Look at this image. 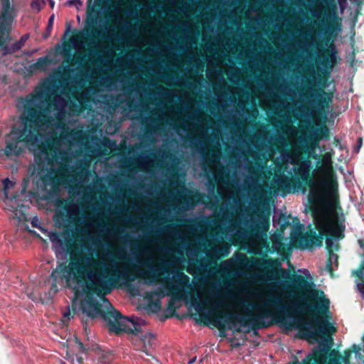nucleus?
I'll return each mask as SVG.
<instances>
[{"label":"nucleus","instance_id":"obj_1","mask_svg":"<svg viewBox=\"0 0 364 364\" xmlns=\"http://www.w3.org/2000/svg\"><path fill=\"white\" fill-rule=\"evenodd\" d=\"M255 264L264 269L267 281L286 289L289 296H295L293 304H283L278 296L269 298L263 306L248 303L247 306L253 309H260V314L240 316L225 313V322L232 324L240 322L242 326H251L252 330H257L269 326L261 318L272 317L276 323L288 331L298 329L299 337L308 341L331 338L336 329L329 322L330 301L322 290L316 289L314 284L304 276L284 269L278 259L265 255Z\"/></svg>","mask_w":364,"mask_h":364},{"label":"nucleus","instance_id":"obj_2","mask_svg":"<svg viewBox=\"0 0 364 364\" xmlns=\"http://www.w3.org/2000/svg\"><path fill=\"white\" fill-rule=\"evenodd\" d=\"M56 87L55 82L47 81L36 92V98L39 100L46 98L48 106L44 107L40 103L25 105L21 124L13 128L6 139V145L2 151L6 157L19 156L26 148L32 146L34 148V161L39 170H43L46 165L53 166L57 161L56 146L60 144L58 136L55 134L39 143V139L42 136L40 130L43 127L48 126L53 119L50 115V107L59 109V105L63 107L65 104L60 95L55 94L50 97Z\"/></svg>","mask_w":364,"mask_h":364},{"label":"nucleus","instance_id":"obj_3","mask_svg":"<svg viewBox=\"0 0 364 364\" xmlns=\"http://www.w3.org/2000/svg\"><path fill=\"white\" fill-rule=\"evenodd\" d=\"M112 287L106 282L98 281L90 282L83 288L85 297L80 301V310L87 317L95 319L99 317L103 318L108 325L109 330L116 334L125 332L128 334L138 335L141 332V325L134 319L123 316L121 313L111 306L110 309L105 311L102 304L94 298L96 294L107 301L105 295L112 291Z\"/></svg>","mask_w":364,"mask_h":364},{"label":"nucleus","instance_id":"obj_4","mask_svg":"<svg viewBox=\"0 0 364 364\" xmlns=\"http://www.w3.org/2000/svg\"><path fill=\"white\" fill-rule=\"evenodd\" d=\"M294 164V175L290 178L282 176L275 181L277 188L287 193L301 191L306 193L309 188V202L316 203L321 199V188L324 187L326 181L315 180L313 173V164L309 158H300L292 162Z\"/></svg>","mask_w":364,"mask_h":364},{"label":"nucleus","instance_id":"obj_5","mask_svg":"<svg viewBox=\"0 0 364 364\" xmlns=\"http://www.w3.org/2000/svg\"><path fill=\"white\" fill-rule=\"evenodd\" d=\"M68 237L65 242L66 251L70 253V257L69 264L60 262L56 269H53L50 274V277L54 282L52 284L51 289L58 291L57 279L59 277L61 280H65L69 286L70 282L73 281L75 283H81L86 277H89L92 272L91 267L98 264V262L88 255H82L77 245L69 237V232H67Z\"/></svg>","mask_w":364,"mask_h":364},{"label":"nucleus","instance_id":"obj_6","mask_svg":"<svg viewBox=\"0 0 364 364\" xmlns=\"http://www.w3.org/2000/svg\"><path fill=\"white\" fill-rule=\"evenodd\" d=\"M312 216L315 229L312 228V225H308V230L305 233H299L296 236L292 237L294 245L300 250H309L314 247H321L323 245V240L327 234L331 230V220L325 214L320 212L317 208H312Z\"/></svg>","mask_w":364,"mask_h":364},{"label":"nucleus","instance_id":"obj_7","mask_svg":"<svg viewBox=\"0 0 364 364\" xmlns=\"http://www.w3.org/2000/svg\"><path fill=\"white\" fill-rule=\"evenodd\" d=\"M1 3L2 8L0 12V48H3L5 54H12L21 49L29 36L23 35L12 46L7 45V43L11 39L12 24L16 14L10 0H1Z\"/></svg>","mask_w":364,"mask_h":364},{"label":"nucleus","instance_id":"obj_8","mask_svg":"<svg viewBox=\"0 0 364 364\" xmlns=\"http://www.w3.org/2000/svg\"><path fill=\"white\" fill-rule=\"evenodd\" d=\"M333 151L325 153L320 156L316 164V170L323 174L329 175V180L326 179V184L324 186H329V196L338 198L337 182L333 178V171L332 166Z\"/></svg>","mask_w":364,"mask_h":364},{"label":"nucleus","instance_id":"obj_9","mask_svg":"<svg viewBox=\"0 0 364 364\" xmlns=\"http://www.w3.org/2000/svg\"><path fill=\"white\" fill-rule=\"evenodd\" d=\"M328 348L324 345H318L314 348L311 353L308 354L302 361H299L296 356L293 357V360L287 364H329L330 358L333 357L332 351L329 355Z\"/></svg>","mask_w":364,"mask_h":364},{"label":"nucleus","instance_id":"obj_10","mask_svg":"<svg viewBox=\"0 0 364 364\" xmlns=\"http://www.w3.org/2000/svg\"><path fill=\"white\" fill-rule=\"evenodd\" d=\"M104 0H95V5L87 6L85 31L95 38L101 36V31L97 28V25L100 18V9L102 7L101 3Z\"/></svg>","mask_w":364,"mask_h":364},{"label":"nucleus","instance_id":"obj_11","mask_svg":"<svg viewBox=\"0 0 364 364\" xmlns=\"http://www.w3.org/2000/svg\"><path fill=\"white\" fill-rule=\"evenodd\" d=\"M343 229L333 228V223L331 222V230L327 234L326 238V245L328 250V253H330V257H335L336 259L338 258V255L333 253V251L338 250L339 244L335 242L333 239H342L344 237L343 233Z\"/></svg>","mask_w":364,"mask_h":364},{"label":"nucleus","instance_id":"obj_12","mask_svg":"<svg viewBox=\"0 0 364 364\" xmlns=\"http://www.w3.org/2000/svg\"><path fill=\"white\" fill-rule=\"evenodd\" d=\"M338 51L332 42L329 44L328 48L323 50L320 55L321 64L325 68L331 70L337 63Z\"/></svg>","mask_w":364,"mask_h":364},{"label":"nucleus","instance_id":"obj_13","mask_svg":"<svg viewBox=\"0 0 364 364\" xmlns=\"http://www.w3.org/2000/svg\"><path fill=\"white\" fill-rule=\"evenodd\" d=\"M309 97H314L316 103L321 107L330 105L333 97V93L332 92H326L323 87L316 90L311 87H309Z\"/></svg>","mask_w":364,"mask_h":364},{"label":"nucleus","instance_id":"obj_14","mask_svg":"<svg viewBox=\"0 0 364 364\" xmlns=\"http://www.w3.org/2000/svg\"><path fill=\"white\" fill-rule=\"evenodd\" d=\"M90 349L99 364H111L114 360V355L112 351L102 349L97 344L91 345Z\"/></svg>","mask_w":364,"mask_h":364},{"label":"nucleus","instance_id":"obj_15","mask_svg":"<svg viewBox=\"0 0 364 364\" xmlns=\"http://www.w3.org/2000/svg\"><path fill=\"white\" fill-rule=\"evenodd\" d=\"M180 289L176 287H171L170 291L167 293V295H171L167 304V309L171 311L173 314L178 306H176V301L182 299V295L180 294Z\"/></svg>","mask_w":364,"mask_h":364},{"label":"nucleus","instance_id":"obj_16","mask_svg":"<svg viewBox=\"0 0 364 364\" xmlns=\"http://www.w3.org/2000/svg\"><path fill=\"white\" fill-rule=\"evenodd\" d=\"M135 279H136V276L131 274L128 269H126L122 272H119L118 270V269L116 267L114 268V269H113L112 271L111 277H110V280L114 282H117L119 279H121V280L125 281V282H132L134 281Z\"/></svg>","mask_w":364,"mask_h":364},{"label":"nucleus","instance_id":"obj_17","mask_svg":"<svg viewBox=\"0 0 364 364\" xmlns=\"http://www.w3.org/2000/svg\"><path fill=\"white\" fill-rule=\"evenodd\" d=\"M325 346V344H323ZM326 346L328 348L329 350V353H328V355L332 352V351H334L336 353V354L338 355V359H339V363L340 364H341V360L343 362V364H350V357L351 355V353L352 352H355V353H357L358 352L359 350V347L358 346L354 344L352 346V350H346L345 353H344V356H341V354L338 352V351H336L335 350H331V348L327 346L326 345Z\"/></svg>","mask_w":364,"mask_h":364},{"label":"nucleus","instance_id":"obj_18","mask_svg":"<svg viewBox=\"0 0 364 364\" xmlns=\"http://www.w3.org/2000/svg\"><path fill=\"white\" fill-rule=\"evenodd\" d=\"M353 274L359 280L357 283V287L364 299V264H362L359 268L353 271Z\"/></svg>","mask_w":364,"mask_h":364},{"label":"nucleus","instance_id":"obj_19","mask_svg":"<svg viewBox=\"0 0 364 364\" xmlns=\"http://www.w3.org/2000/svg\"><path fill=\"white\" fill-rule=\"evenodd\" d=\"M175 282L181 286H187L189 284V277L183 272L178 269L173 271Z\"/></svg>","mask_w":364,"mask_h":364},{"label":"nucleus","instance_id":"obj_20","mask_svg":"<svg viewBox=\"0 0 364 364\" xmlns=\"http://www.w3.org/2000/svg\"><path fill=\"white\" fill-rule=\"evenodd\" d=\"M314 133L317 135L321 140L328 139L330 138V130L325 124H323L319 128H317L314 132Z\"/></svg>","mask_w":364,"mask_h":364},{"label":"nucleus","instance_id":"obj_21","mask_svg":"<svg viewBox=\"0 0 364 364\" xmlns=\"http://www.w3.org/2000/svg\"><path fill=\"white\" fill-rule=\"evenodd\" d=\"M291 218L290 215H287L286 214L282 213L279 215V217L277 220V223L279 225L281 231H284L288 226H289L291 225V223H290Z\"/></svg>","mask_w":364,"mask_h":364},{"label":"nucleus","instance_id":"obj_22","mask_svg":"<svg viewBox=\"0 0 364 364\" xmlns=\"http://www.w3.org/2000/svg\"><path fill=\"white\" fill-rule=\"evenodd\" d=\"M154 340V336L149 332L146 333L144 336H142L141 341L144 343V348H145V350H144V352H145L146 355H149L146 350V347L147 346H151L152 345V342Z\"/></svg>","mask_w":364,"mask_h":364},{"label":"nucleus","instance_id":"obj_23","mask_svg":"<svg viewBox=\"0 0 364 364\" xmlns=\"http://www.w3.org/2000/svg\"><path fill=\"white\" fill-rule=\"evenodd\" d=\"M284 244L279 239H273L272 244V250L269 249L268 251L270 253H274L275 252H279L282 249H284Z\"/></svg>","mask_w":364,"mask_h":364},{"label":"nucleus","instance_id":"obj_24","mask_svg":"<svg viewBox=\"0 0 364 364\" xmlns=\"http://www.w3.org/2000/svg\"><path fill=\"white\" fill-rule=\"evenodd\" d=\"M40 179L43 183L46 186L53 183L55 180V177L50 173H43L40 176Z\"/></svg>","mask_w":364,"mask_h":364},{"label":"nucleus","instance_id":"obj_25","mask_svg":"<svg viewBox=\"0 0 364 364\" xmlns=\"http://www.w3.org/2000/svg\"><path fill=\"white\" fill-rule=\"evenodd\" d=\"M75 343L77 345L78 348L81 353H85L86 355H90V353H92L90 349L91 346L86 348L84 346V344L80 340L77 339V338H75Z\"/></svg>","mask_w":364,"mask_h":364},{"label":"nucleus","instance_id":"obj_26","mask_svg":"<svg viewBox=\"0 0 364 364\" xmlns=\"http://www.w3.org/2000/svg\"><path fill=\"white\" fill-rule=\"evenodd\" d=\"M223 317V316H222L220 315H218L216 316V319H214L213 321V324L220 329V335H221V336L223 337L225 336V333L223 331H222V329L224 328V324L220 321V319L222 318Z\"/></svg>","mask_w":364,"mask_h":364},{"label":"nucleus","instance_id":"obj_27","mask_svg":"<svg viewBox=\"0 0 364 364\" xmlns=\"http://www.w3.org/2000/svg\"><path fill=\"white\" fill-rule=\"evenodd\" d=\"M43 5H45L44 0H32L31 7L32 9L39 11Z\"/></svg>","mask_w":364,"mask_h":364},{"label":"nucleus","instance_id":"obj_28","mask_svg":"<svg viewBox=\"0 0 364 364\" xmlns=\"http://www.w3.org/2000/svg\"><path fill=\"white\" fill-rule=\"evenodd\" d=\"M309 141H310L311 146H312V148L315 149L318 146L319 141H321V139H319V137L317 135H316L314 133H313L309 137Z\"/></svg>","mask_w":364,"mask_h":364},{"label":"nucleus","instance_id":"obj_29","mask_svg":"<svg viewBox=\"0 0 364 364\" xmlns=\"http://www.w3.org/2000/svg\"><path fill=\"white\" fill-rule=\"evenodd\" d=\"M335 261V262H338V259H336L335 257H330V253H328V259H327V261H326V269L327 271H328L329 272L332 273L333 272V262Z\"/></svg>","mask_w":364,"mask_h":364},{"label":"nucleus","instance_id":"obj_30","mask_svg":"<svg viewBox=\"0 0 364 364\" xmlns=\"http://www.w3.org/2000/svg\"><path fill=\"white\" fill-rule=\"evenodd\" d=\"M53 21H54V15H52L48 19V23L47 28H46V30L48 31V35L44 36V38H47L50 36V32L53 28Z\"/></svg>","mask_w":364,"mask_h":364},{"label":"nucleus","instance_id":"obj_31","mask_svg":"<svg viewBox=\"0 0 364 364\" xmlns=\"http://www.w3.org/2000/svg\"><path fill=\"white\" fill-rule=\"evenodd\" d=\"M158 274H159V272L156 269H152L149 272V277H150L149 282L150 283L156 282L157 281L158 277H159Z\"/></svg>","mask_w":364,"mask_h":364},{"label":"nucleus","instance_id":"obj_32","mask_svg":"<svg viewBox=\"0 0 364 364\" xmlns=\"http://www.w3.org/2000/svg\"><path fill=\"white\" fill-rule=\"evenodd\" d=\"M14 183L9 178H6L3 181V185L4 190L11 189L14 186Z\"/></svg>","mask_w":364,"mask_h":364},{"label":"nucleus","instance_id":"obj_33","mask_svg":"<svg viewBox=\"0 0 364 364\" xmlns=\"http://www.w3.org/2000/svg\"><path fill=\"white\" fill-rule=\"evenodd\" d=\"M47 63L46 58H39L36 63V67L41 68L44 66Z\"/></svg>","mask_w":364,"mask_h":364},{"label":"nucleus","instance_id":"obj_34","mask_svg":"<svg viewBox=\"0 0 364 364\" xmlns=\"http://www.w3.org/2000/svg\"><path fill=\"white\" fill-rule=\"evenodd\" d=\"M194 196L196 198V201H195L193 198H188V200H191L192 201L193 205H196L198 202L199 199L201 197H205V196L202 195L201 193H200L198 192H196Z\"/></svg>","mask_w":364,"mask_h":364},{"label":"nucleus","instance_id":"obj_35","mask_svg":"<svg viewBox=\"0 0 364 364\" xmlns=\"http://www.w3.org/2000/svg\"><path fill=\"white\" fill-rule=\"evenodd\" d=\"M50 239L53 242H59L60 244L63 243V241L60 238V235L58 233L55 232V233H53L51 237H50Z\"/></svg>","mask_w":364,"mask_h":364},{"label":"nucleus","instance_id":"obj_36","mask_svg":"<svg viewBox=\"0 0 364 364\" xmlns=\"http://www.w3.org/2000/svg\"><path fill=\"white\" fill-rule=\"evenodd\" d=\"M333 357H331L330 358V363L329 364H340L338 356L336 353H333L332 355Z\"/></svg>","mask_w":364,"mask_h":364},{"label":"nucleus","instance_id":"obj_37","mask_svg":"<svg viewBox=\"0 0 364 364\" xmlns=\"http://www.w3.org/2000/svg\"><path fill=\"white\" fill-rule=\"evenodd\" d=\"M58 206L63 208L68 213H69V209L68 208V202L65 200H60L58 202Z\"/></svg>","mask_w":364,"mask_h":364},{"label":"nucleus","instance_id":"obj_38","mask_svg":"<svg viewBox=\"0 0 364 364\" xmlns=\"http://www.w3.org/2000/svg\"><path fill=\"white\" fill-rule=\"evenodd\" d=\"M72 311H73V315L76 314V308L75 307H73ZM71 314H72V313L69 311L68 312L64 313L63 317L65 318H66L67 320H70V317H71Z\"/></svg>","mask_w":364,"mask_h":364},{"label":"nucleus","instance_id":"obj_39","mask_svg":"<svg viewBox=\"0 0 364 364\" xmlns=\"http://www.w3.org/2000/svg\"><path fill=\"white\" fill-rule=\"evenodd\" d=\"M84 59H85L84 56L77 55V56H75V58H73V60L75 61V63L82 64Z\"/></svg>","mask_w":364,"mask_h":364},{"label":"nucleus","instance_id":"obj_40","mask_svg":"<svg viewBox=\"0 0 364 364\" xmlns=\"http://www.w3.org/2000/svg\"><path fill=\"white\" fill-rule=\"evenodd\" d=\"M319 157H320V156L316 154L314 151H312L309 152V155H308L307 158H309V159H310V158H312V159L318 160Z\"/></svg>","mask_w":364,"mask_h":364},{"label":"nucleus","instance_id":"obj_41","mask_svg":"<svg viewBox=\"0 0 364 364\" xmlns=\"http://www.w3.org/2000/svg\"><path fill=\"white\" fill-rule=\"evenodd\" d=\"M64 213L63 212H60V213H55V218H56V221H58V218H61V219H63L64 218Z\"/></svg>","mask_w":364,"mask_h":364},{"label":"nucleus","instance_id":"obj_42","mask_svg":"<svg viewBox=\"0 0 364 364\" xmlns=\"http://www.w3.org/2000/svg\"><path fill=\"white\" fill-rule=\"evenodd\" d=\"M161 272L163 274H166L168 275L170 273L168 269L166 268V267H165V266L161 267Z\"/></svg>","mask_w":364,"mask_h":364},{"label":"nucleus","instance_id":"obj_43","mask_svg":"<svg viewBox=\"0 0 364 364\" xmlns=\"http://www.w3.org/2000/svg\"><path fill=\"white\" fill-rule=\"evenodd\" d=\"M333 144L336 146H341V140L336 137L333 139Z\"/></svg>","mask_w":364,"mask_h":364},{"label":"nucleus","instance_id":"obj_44","mask_svg":"<svg viewBox=\"0 0 364 364\" xmlns=\"http://www.w3.org/2000/svg\"><path fill=\"white\" fill-rule=\"evenodd\" d=\"M261 224H262V228L264 230H267L268 229L269 225L268 222H267V223L262 222Z\"/></svg>","mask_w":364,"mask_h":364},{"label":"nucleus","instance_id":"obj_45","mask_svg":"<svg viewBox=\"0 0 364 364\" xmlns=\"http://www.w3.org/2000/svg\"><path fill=\"white\" fill-rule=\"evenodd\" d=\"M196 360V357H193L188 361V364H193Z\"/></svg>","mask_w":364,"mask_h":364},{"label":"nucleus","instance_id":"obj_46","mask_svg":"<svg viewBox=\"0 0 364 364\" xmlns=\"http://www.w3.org/2000/svg\"><path fill=\"white\" fill-rule=\"evenodd\" d=\"M37 223H38V220L37 219L33 220L32 222H31L32 226L33 227H38Z\"/></svg>","mask_w":364,"mask_h":364},{"label":"nucleus","instance_id":"obj_47","mask_svg":"<svg viewBox=\"0 0 364 364\" xmlns=\"http://www.w3.org/2000/svg\"><path fill=\"white\" fill-rule=\"evenodd\" d=\"M87 318L86 319H84V318H82V325L85 328V329L87 328Z\"/></svg>","mask_w":364,"mask_h":364},{"label":"nucleus","instance_id":"obj_48","mask_svg":"<svg viewBox=\"0 0 364 364\" xmlns=\"http://www.w3.org/2000/svg\"><path fill=\"white\" fill-rule=\"evenodd\" d=\"M188 140L190 141V143L195 144V141H196V139L191 137V138H188Z\"/></svg>","mask_w":364,"mask_h":364},{"label":"nucleus","instance_id":"obj_49","mask_svg":"<svg viewBox=\"0 0 364 364\" xmlns=\"http://www.w3.org/2000/svg\"><path fill=\"white\" fill-rule=\"evenodd\" d=\"M209 185H210V186H212V190L213 191L214 188H215V183L213 181H209Z\"/></svg>","mask_w":364,"mask_h":364},{"label":"nucleus","instance_id":"obj_50","mask_svg":"<svg viewBox=\"0 0 364 364\" xmlns=\"http://www.w3.org/2000/svg\"><path fill=\"white\" fill-rule=\"evenodd\" d=\"M77 38L82 39L84 38V34L82 33H79L77 36Z\"/></svg>","mask_w":364,"mask_h":364},{"label":"nucleus","instance_id":"obj_51","mask_svg":"<svg viewBox=\"0 0 364 364\" xmlns=\"http://www.w3.org/2000/svg\"><path fill=\"white\" fill-rule=\"evenodd\" d=\"M29 182L28 179L24 178L23 179V184H24V188H26L27 183Z\"/></svg>","mask_w":364,"mask_h":364},{"label":"nucleus","instance_id":"obj_52","mask_svg":"<svg viewBox=\"0 0 364 364\" xmlns=\"http://www.w3.org/2000/svg\"><path fill=\"white\" fill-rule=\"evenodd\" d=\"M70 26L68 23H67V30L66 33H68L70 31Z\"/></svg>","mask_w":364,"mask_h":364},{"label":"nucleus","instance_id":"obj_53","mask_svg":"<svg viewBox=\"0 0 364 364\" xmlns=\"http://www.w3.org/2000/svg\"><path fill=\"white\" fill-rule=\"evenodd\" d=\"M50 5L52 8H53L54 5H55V2L52 0H50Z\"/></svg>","mask_w":364,"mask_h":364},{"label":"nucleus","instance_id":"obj_54","mask_svg":"<svg viewBox=\"0 0 364 364\" xmlns=\"http://www.w3.org/2000/svg\"><path fill=\"white\" fill-rule=\"evenodd\" d=\"M236 332H238V333H240L242 331L241 328H237L236 330H235Z\"/></svg>","mask_w":364,"mask_h":364},{"label":"nucleus","instance_id":"obj_55","mask_svg":"<svg viewBox=\"0 0 364 364\" xmlns=\"http://www.w3.org/2000/svg\"><path fill=\"white\" fill-rule=\"evenodd\" d=\"M94 53H95V55H100V53H99V52L97 50H95Z\"/></svg>","mask_w":364,"mask_h":364},{"label":"nucleus","instance_id":"obj_56","mask_svg":"<svg viewBox=\"0 0 364 364\" xmlns=\"http://www.w3.org/2000/svg\"><path fill=\"white\" fill-rule=\"evenodd\" d=\"M46 35H48V31H47V30H46V33H45L43 35V36L44 37V36H46Z\"/></svg>","mask_w":364,"mask_h":364},{"label":"nucleus","instance_id":"obj_57","mask_svg":"<svg viewBox=\"0 0 364 364\" xmlns=\"http://www.w3.org/2000/svg\"><path fill=\"white\" fill-rule=\"evenodd\" d=\"M359 141H360V143H361V142H362V139H361V138H360V139H359Z\"/></svg>","mask_w":364,"mask_h":364},{"label":"nucleus","instance_id":"obj_58","mask_svg":"<svg viewBox=\"0 0 364 364\" xmlns=\"http://www.w3.org/2000/svg\"><path fill=\"white\" fill-rule=\"evenodd\" d=\"M299 228H302V225L299 224Z\"/></svg>","mask_w":364,"mask_h":364},{"label":"nucleus","instance_id":"obj_59","mask_svg":"<svg viewBox=\"0 0 364 364\" xmlns=\"http://www.w3.org/2000/svg\"><path fill=\"white\" fill-rule=\"evenodd\" d=\"M62 364H65V363H63Z\"/></svg>","mask_w":364,"mask_h":364}]
</instances>
